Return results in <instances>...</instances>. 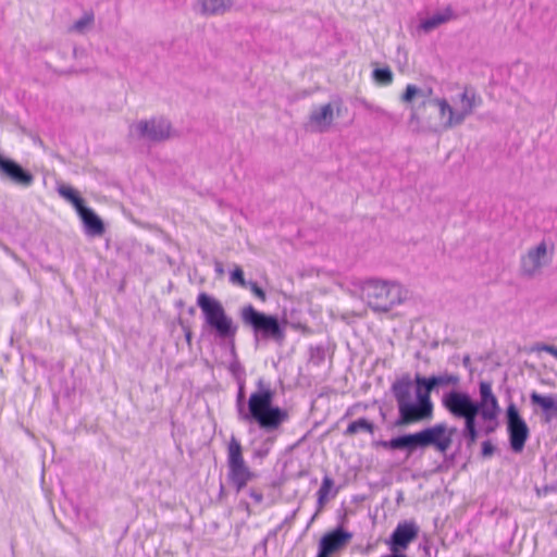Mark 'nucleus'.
<instances>
[{"label": "nucleus", "mask_w": 557, "mask_h": 557, "mask_svg": "<svg viewBox=\"0 0 557 557\" xmlns=\"http://www.w3.org/2000/svg\"><path fill=\"white\" fill-rule=\"evenodd\" d=\"M381 557H408L407 555H405L403 552L400 550H397L395 553L391 552V554L388 555H383Z\"/></svg>", "instance_id": "43"}, {"label": "nucleus", "mask_w": 557, "mask_h": 557, "mask_svg": "<svg viewBox=\"0 0 557 557\" xmlns=\"http://www.w3.org/2000/svg\"><path fill=\"white\" fill-rule=\"evenodd\" d=\"M535 350L548 352L549 355L554 356L557 359V347L554 345L537 344L535 346Z\"/></svg>", "instance_id": "37"}, {"label": "nucleus", "mask_w": 557, "mask_h": 557, "mask_svg": "<svg viewBox=\"0 0 557 557\" xmlns=\"http://www.w3.org/2000/svg\"><path fill=\"white\" fill-rule=\"evenodd\" d=\"M442 405L455 418L466 416L479 407L468 393L457 389L445 393L442 398Z\"/></svg>", "instance_id": "11"}, {"label": "nucleus", "mask_w": 557, "mask_h": 557, "mask_svg": "<svg viewBox=\"0 0 557 557\" xmlns=\"http://www.w3.org/2000/svg\"><path fill=\"white\" fill-rule=\"evenodd\" d=\"M188 312H189V314H194L195 313V308L194 307L189 308Z\"/></svg>", "instance_id": "50"}, {"label": "nucleus", "mask_w": 557, "mask_h": 557, "mask_svg": "<svg viewBox=\"0 0 557 557\" xmlns=\"http://www.w3.org/2000/svg\"><path fill=\"white\" fill-rule=\"evenodd\" d=\"M505 418L510 448L513 453H521L530 436V429L512 401L506 408Z\"/></svg>", "instance_id": "10"}, {"label": "nucleus", "mask_w": 557, "mask_h": 557, "mask_svg": "<svg viewBox=\"0 0 557 557\" xmlns=\"http://www.w3.org/2000/svg\"><path fill=\"white\" fill-rule=\"evenodd\" d=\"M257 389L252 392L245 405V385L238 383L236 409L238 418L245 422H255L267 433L274 432L288 421L286 409L274 406L275 391L270 383L260 377L256 383Z\"/></svg>", "instance_id": "1"}, {"label": "nucleus", "mask_w": 557, "mask_h": 557, "mask_svg": "<svg viewBox=\"0 0 557 557\" xmlns=\"http://www.w3.org/2000/svg\"><path fill=\"white\" fill-rule=\"evenodd\" d=\"M460 109L459 115L462 116V123L466 117L471 115L475 108L480 107L483 102L482 97L471 86H465L463 91L459 95Z\"/></svg>", "instance_id": "20"}, {"label": "nucleus", "mask_w": 557, "mask_h": 557, "mask_svg": "<svg viewBox=\"0 0 557 557\" xmlns=\"http://www.w3.org/2000/svg\"><path fill=\"white\" fill-rule=\"evenodd\" d=\"M486 421H487V424L484 428V433L486 435H490V434H492V433H494L496 431V429L498 428L499 423H498L497 417L495 419L486 420Z\"/></svg>", "instance_id": "38"}, {"label": "nucleus", "mask_w": 557, "mask_h": 557, "mask_svg": "<svg viewBox=\"0 0 557 557\" xmlns=\"http://www.w3.org/2000/svg\"><path fill=\"white\" fill-rule=\"evenodd\" d=\"M230 281L235 284V285H238L243 288H246L247 287V282L245 280V276H244V271L242 270V268L239 267H236L230 274Z\"/></svg>", "instance_id": "32"}, {"label": "nucleus", "mask_w": 557, "mask_h": 557, "mask_svg": "<svg viewBox=\"0 0 557 557\" xmlns=\"http://www.w3.org/2000/svg\"><path fill=\"white\" fill-rule=\"evenodd\" d=\"M94 14L91 12L85 13L79 20L74 22L70 30L77 34H85L94 24Z\"/></svg>", "instance_id": "29"}, {"label": "nucleus", "mask_w": 557, "mask_h": 557, "mask_svg": "<svg viewBox=\"0 0 557 557\" xmlns=\"http://www.w3.org/2000/svg\"><path fill=\"white\" fill-rule=\"evenodd\" d=\"M361 297L373 311H389L401 302V288L395 283L370 278L361 286Z\"/></svg>", "instance_id": "5"}, {"label": "nucleus", "mask_w": 557, "mask_h": 557, "mask_svg": "<svg viewBox=\"0 0 557 557\" xmlns=\"http://www.w3.org/2000/svg\"><path fill=\"white\" fill-rule=\"evenodd\" d=\"M494 451H495V446L492 444L491 441H484L482 443L481 455L483 458L492 457Z\"/></svg>", "instance_id": "36"}, {"label": "nucleus", "mask_w": 557, "mask_h": 557, "mask_svg": "<svg viewBox=\"0 0 557 557\" xmlns=\"http://www.w3.org/2000/svg\"><path fill=\"white\" fill-rule=\"evenodd\" d=\"M227 481L236 493L243 491L250 481L258 476L247 466L243 456V447L234 435L227 445Z\"/></svg>", "instance_id": "7"}, {"label": "nucleus", "mask_w": 557, "mask_h": 557, "mask_svg": "<svg viewBox=\"0 0 557 557\" xmlns=\"http://www.w3.org/2000/svg\"><path fill=\"white\" fill-rule=\"evenodd\" d=\"M243 325L250 330L256 344L260 342H273L282 346L286 338V320H280L276 314L257 310L251 304L245 305L239 310Z\"/></svg>", "instance_id": "3"}, {"label": "nucleus", "mask_w": 557, "mask_h": 557, "mask_svg": "<svg viewBox=\"0 0 557 557\" xmlns=\"http://www.w3.org/2000/svg\"><path fill=\"white\" fill-rule=\"evenodd\" d=\"M375 431V425L366 418H359L348 424L346 430L344 431L345 436H354L359 432H367L369 434H373Z\"/></svg>", "instance_id": "25"}, {"label": "nucleus", "mask_w": 557, "mask_h": 557, "mask_svg": "<svg viewBox=\"0 0 557 557\" xmlns=\"http://www.w3.org/2000/svg\"><path fill=\"white\" fill-rule=\"evenodd\" d=\"M424 88H419L416 85L409 84L407 85L404 94L400 97V100L405 103L412 102V100L418 97L423 100L424 97Z\"/></svg>", "instance_id": "30"}, {"label": "nucleus", "mask_w": 557, "mask_h": 557, "mask_svg": "<svg viewBox=\"0 0 557 557\" xmlns=\"http://www.w3.org/2000/svg\"><path fill=\"white\" fill-rule=\"evenodd\" d=\"M432 376V383L434 386V389H437L440 387H448L453 386L456 387L459 385L460 377L457 374L453 373H442L440 375H431Z\"/></svg>", "instance_id": "27"}, {"label": "nucleus", "mask_w": 557, "mask_h": 557, "mask_svg": "<svg viewBox=\"0 0 557 557\" xmlns=\"http://www.w3.org/2000/svg\"><path fill=\"white\" fill-rule=\"evenodd\" d=\"M317 356L312 352L311 358L314 360L317 358V362H321L324 359V350L320 347L315 349Z\"/></svg>", "instance_id": "41"}, {"label": "nucleus", "mask_w": 557, "mask_h": 557, "mask_svg": "<svg viewBox=\"0 0 557 557\" xmlns=\"http://www.w3.org/2000/svg\"><path fill=\"white\" fill-rule=\"evenodd\" d=\"M351 539V532L344 530L342 525L336 527L320 539L317 557H331L343 549Z\"/></svg>", "instance_id": "12"}, {"label": "nucleus", "mask_w": 557, "mask_h": 557, "mask_svg": "<svg viewBox=\"0 0 557 557\" xmlns=\"http://www.w3.org/2000/svg\"><path fill=\"white\" fill-rule=\"evenodd\" d=\"M59 194L69 200L78 212L85 205V200L78 195V193L70 186L62 185L58 188Z\"/></svg>", "instance_id": "26"}, {"label": "nucleus", "mask_w": 557, "mask_h": 557, "mask_svg": "<svg viewBox=\"0 0 557 557\" xmlns=\"http://www.w3.org/2000/svg\"><path fill=\"white\" fill-rule=\"evenodd\" d=\"M185 337H186V341H187L188 343H190V341H191V332H190V331H187V332H186V334H185Z\"/></svg>", "instance_id": "49"}, {"label": "nucleus", "mask_w": 557, "mask_h": 557, "mask_svg": "<svg viewBox=\"0 0 557 557\" xmlns=\"http://www.w3.org/2000/svg\"><path fill=\"white\" fill-rule=\"evenodd\" d=\"M246 288H249L250 292L258 298L260 299L261 301H265L267 300V294L258 285L257 282H253V281H248L247 282V287Z\"/></svg>", "instance_id": "33"}, {"label": "nucleus", "mask_w": 557, "mask_h": 557, "mask_svg": "<svg viewBox=\"0 0 557 557\" xmlns=\"http://www.w3.org/2000/svg\"><path fill=\"white\" fill-rule=\"evenodd\" d=\"M455 426L448 428L446 423H436L417 432L420 449L433 447L441 453L445 459L454 460L455 454L447 456V450L453 444V437L456 434Z\"/></svg>", "instance_id": "8"}, {"label": "nucleus", "mask_w": 557, "mask_h": 557, "mask_svg": "<svg viewBox=\"0 0 557 557\" xmlns=\"http://www.w3.org/2000/svg\"><path fill=\"white\" fill-rule=\"evenodd\" d=\"M419 534V527L413 521H404L397 524L386 544L391 552H404L408 548Z\"/></svg>", "instance_id": "13"}, {"label": "nucleus", "mask_w": 557, "mask_h": 557, "mask_svg": "<svg viewBox=\"0 0 557 557\" xmlns=\"http://www.w3.org/2000/svg\"><path fill=\"white\" fill-rule=\"evenodd\" d=\"M391 392L398 409L393 426L403 428L432 419L433 404H428L418 396L412 397V381L408 373L392 383Z\"/></svg>", "instance_id": "2"}, {"label": "nucleus", "mask_w": 557, "mask_h": 557, "mask_svg": "<svg viewBox=\"0 0 557 557\" xmlns=\"http://www.w3.org/2000/svg\"><path fill=\"white\" fill-rule=\"evenodd\" d=\"M547 246L541 242L536 247L531 248L521 259V271L523 275L533 276L545 264Z\"/></svg>", "instance_id": "15"}, {"label": "nucleus", "mask_w": 557, "mask_h": 557, "mask_svg": "<svg viewBox=\"0 0 557 557\" xmlns=\"http://www.w3.org/2000/svg\"><path fill=\"white\" fill-rule=\"evenodd\" d=\"M84 225L85 234L88 236H102L106 232L104 223L101 218L89 207L84 206L77 212Z\"/></svg>", "instance_id": "17"}, {"label": "nucleus", "mask_w": 557, "mask_h": 557, "mask_svg": "<svg viewBox=\"0 0 557 557\" xmlns=\"http://www.w3.org/2000/svg\"><path fill=\"white\" fill-rule=\"evenodd\" d=\"M373 546L371 544L367 545V547L363 549L364 554H369L372 550Z\"/></svg>", "instance_id": "48"}, {"label": "nucleus", "mask_w": 557, "mask_h": 557, "mask_svg": "<svg viewBox=\"0 0 557 557\" xmlns=\"http://www.w3.org/2000/svg\"><path fill=\"white\" fill-rule=\"evenodd\" d=\"M172 125L164 117L140 120L129 126V135L138 140L161 143L171 137Z\"/></svg>", "instance_id": "9"}, {"label": "nucleus", "mask_w": 557, "mask_h": 557, "mask_svg": "<svg viewBox=\"0 0 557 557\" xmlns=\"http://www.w3.org/2000/svg\"><path fill=\"white\" fill-rule=\"evenodd\" d=\"M196 304L201 310L205 325L214 333L215 338L227 343L234 351L238 325L226 313L222 302L212 295L201 292Z\"/></svg>", "instance_id": "4"}, {"label": "nucleus", "mask_w": 557, "mask_h": 557, "mask_svg": "<svg viewBox=\"0 0 557 557\" xmlns=\"http://www.w3.org/2000/svg\"><path fill=\"white\" fill-rule=\"evenodd\" d=\"M276 533H277V530H274L273 532L269 533V535H268V536L264 539V541H263V546H265V545H267V541H268L269 536H271V535H272V536H275V535H276Z\"/></svg>", "instance_id": "47"}, {"label": "nucleus", "mask_w": 557, "mask_h": 557, "mask_svg": "<svg viewBox=\"0 0 557 557\" xmlns=\"http://www.w3.org/2000/svg\"><path fill=\"white\" fill-rule=\"evenodd\" d=\"M555 491H556V487H555V486H553V485H545V486H543V487H541V488H536V494H537L539 496H546V495H548L549 493H553V492H555Z\"/></svg>", "instance_id": "40"}, {"label": "nucleus", "mask_w": 557, "mask_h": 557, "mask_svg": "<svg viewBox=\"0 0 557 557\" xmlns=\"http://www.w3.org/2000/svg\"><path fill=\"white\" fill-rule=\"evenodd\" d=\"M269 454V449L268 448H264V449H258L255 451V457L257 458H263L265 457L267 455Z\"/></svg>", "instance_id": "42"}, {"label": "nucleus", "mask_w": 557, "mask_h": 557, "mask_svg": "<svg viewBox=\"0 0 557 557\" xmlns=\"http://www.w3.org/2000/svg\"><path fill=\"white\" fill-rule=\"evenodd\" d=\"M236 0H197L194 9L203 16H219L228 12Z\"/></svg>", "instance_id": "19"}, {"label": "nucleus", "mask_w": 557, "mask_h": 557, "mask_svg": "<svg viewBox=\"0 0 557 557\" xmlns=\"http://www.w3.org/2000/svg\"><path fill=\"white\" fill-rule=\"evenodd\" d=\"M480 401L479 410L483 420L495 419L499 413V405L496 396L492 392V382L481 381L479 384Z\"/></svg>", "instance_id": "14"}, {"label": "nucleus", "mask_w": 557, "mask_h": 557, "mask_svg": "<svg viewBox=\"0 0 557 557\" xmlns=\"http://www.w3.org/2000/svg\"><path fill=\"white\" fill-rule=\"evenodd\" d=\"M455 18H457L455 11L451 9V7H446L444 10L437 11L432 16L422 20L418 28L428 34Z\"/></svg>", "instance_id": "22"}, {"label": "nucleus", "mask_w": 557, "mask_h": 557, "mask_svg": "<svg viewBox=\"0 0 557 557\" xmlns=\"http://www.w3.org/2000/svg\"><path fill=\"white\" fill-rule=\"evenodd\" d=\"M357 102L363 108L366 109L367 111L371 112V113H376V114H380V115H384L385 114V111L377 107V106H374L370 102H368L366 99L363 98H358L357 99Z\"/></svg>", "instance_id": "35"}, {"label": "nucleus", "mask_w": 557, "mask_h": 557, "mask_svg": "<svg viewBox=\"0 0 557 557\" xmlns=\"http://www.w3.org/2000/svg\"><path fill=\"white\" fill-rule=\"evenodd\" d=\"M372 77L376 84L387 86L393 83L394 74L388 66L377 67L372 72Z\"/></svg>", "instance_id": "28"}, {"label": "nucleus", "mask_w": 557, "mask_h": 557, "mask_svg": "<svg viewBox=\"0 0 557 557\" xmlns=\"http://www.w3.org/2000/svg\"><path fill=\"white\" fill-rule=\"evenodd\" d=\"M337 493H338V488L334 487V480L329 475H324V478L322 479L321 486L317 492L318 510L312 516L310 522H312L317 518V516L323 509V507L330 500V498L335 497Z\"/></svg>", "instance_id": "23"}, {"label": "nucleus", "mask_w": 557, "mask_h": 557, "mask_svg": "<svg viewBox=\"0 0 557 557\" xmlns=\"http://www.w3.org/2000/svg\"><path fill=\"white\" fill-rule=\"evenodd\" d=\"M462 363L466 368L470 367L471 364V358L469 355H466L463 358H462Z\"/></svg>", "instance_id": "45"}, {"label": "nucleus", "mask_w": 557, "mask_h": 557, "mask_svg": "<svg viewBox=\"0 0 557 557\" xmlns=\"http://www.w3.org/2000/svg\"><path fill=\"white\" fill-rule=\"evenodd\" d=\"M481 416V411L479 407L468 412L466 416L460 417V419L465 420V425L462 430H478L476 429V417Z\"/></svg>", "instance_id": "31"}, {"label": "nucleus", "mask_w": 557, "mask_h": 557, "mask_svg": "<svg viewBox=\"0 0 557 557\" xmlns=\"http://www.w3.org/2000/svg\"><path fill=\"white\" fill-rule=\"evenodd\" d=\"M414 383L416 396L421 397L428 404H433L431 399V393L435 389L432 383V376L425 377L417 374L414 377Z\"/></svg>", "instance_id": "24"}, {"label": "nucleus", "mask_w": 557, "mask_h": 557, "mask_svg": "<svg viewBox=\"0 0 557 557\" xmlns=\"http://www.w3.org/2000/svg\"><path fill=\"white\" fill-rule=\"evenodd\" d=\"M424 97H423V100H428V99H433L432 98V95H433V89L432 88H424Z\"/></svg>", "instance_id": "44"}, {"label": "nucleus", "mask_w": 557, "mask_h": 557, "mask_svg": "<svg viewBox=\"0 0 557 557\" xmlns=\"http://www.w3.org/2000/svg\"><path fill=\"white\" fill-rule=\"evenodd\" d=\"M334 120L333 107L326 103L312 110L309 116L310 124L318 132H325L330 128Z\"/></svg>", "instance_id": "21"}, {"label": "nucleus", "mask_w": 557, "mask_h": 557, "mask_svg": "<svg viewBox=\"0 0 557 557\" xmlns=\"http://www.w3.org/2000/svg\"><path fill=\"white\" fill-rule=\"evenodd\" d=\"M249 496L253 499L256 504H261L263 502V494L261 491L256 488L249 490Z\"/></svg>", "instance_id": "39"}, {"label": "nucleus", "mask_w": 557, "mask_h": 557, "mask_svg": "<svg viewBox=\"0 0 557 557\" xmlns=\"http://www.w3.org/2000/svg\"><path fill=\"white\" fill-rule=\"evenodd\" d=\"M428 107L438 108V112L441 117L447 115V119L443 122V129H450L455 126L462 124V116L459 115L458 111H456L446 99H428L421 101L417 107L411 108V114L409 119V126L413 132L420 133L424 131H434L428 121H425L424 110Z\"/></svg>", "instance_id": "6"}, {"label": "nucleus", "mask_w": 557, "mask_h": 557, "mask_svg": "<svg viewBox=\"0 0 557 557\" xmlns=\"http://www.w3.org/2000/svg\"><path fill=\"white\" fill-rule=\"evenodd\" d=\"M377 446L383 447L387 450H403L407 453V456H411L416 450L420 449L417 432L414 433H406L395 437H392L388 441H379L376 442Z\"/></svg>", "instance_id": "16"}, {"label": "nucleus", "mask_w": 557, "mask_h": 557, "mask_svg": "<svg viewBox=\"0 0 557 557\" xmlns=\"http://www.w3.org/2000/svg\"><path fill=\"white\" fill-rule=\"evenodd\" d=\"M461 435L466 441L467 447L471 448L479 437V432L478 430H462Z\"/></svg>", "instance_id": "34"}, {"label": "nucleus", "mask_w": 557, "mask_h": 557, "mask_svg": "<svg viewBox=\"0 0 557 557\" xmlns=\"http://www.w3.org/2000/svg\"><path fill=\"white\" fill-rule=\"evenodd\" d=\"M230 369H231V371H232L233 373H236V371H237V370H240L242 368H240V364H239L238 362H234V363H232V364H231V368H230Z\"/></svg>", "instance_id": "46"}, {"label": "nucleus", "mask_w": 557, "mask_h": 557, "mask_svg": "<svg viewBox=\"0 0 557 557\" xmlns=\"http://www.w3.org/2000/svg\"><path fill=\"white\" fill-rule=\"evenodd\" d=\"M530 401L533 406L541 408L545 423L557 419V395H542L537 392H532L530 394Z\"/></svg>", "instance_id": "18"}]
</instances>
